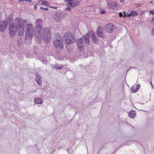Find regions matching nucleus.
I'll use <instances>...</instances> for the list:
<instances>
[{
  "instance_id": "ddd939ff",
  "label": "nucleus",
  "mask_w": 154,
  "mask_h": 154,
  "mask_svg": "<svg viewBox=\"0 0 154 154\" xmlns=\"http://www.w3.org/2000/svg\"><path fill=\"white\" fill-rule=\"evenodd\" d=\"M107 7L110 9H114L116 8V4L114 2H112L111 1H107Z\"/></svg>"
},
{
  "instance_id": "2eb2a0df",
  "label": "nucleus",
  "mask_w": 154,
  "mask_h": 154,
  "mask_svg": "<svg viewBox=\"0 0 154 154\" xmlns=\"http://www.w3.org/2000/svg\"><path fill=\"white\" fill-rule=\"evenodd\" d=\"M66 47L68 51L70 52L74 50V46L72 44H66Z\"/></svg>"
},
{
  "instance_id": "e433bc0d",
  "label": "nucleus",
  "mask_w": 154,
  "mask_h": 154,
  "mask_svg": "<svg viewBox=\"0 0 154 154\" xmlns=\"http://www.w3.org/2000/svg\"><path fill=\"white\" fill-rule=\"evenodd\" d=\"M119 16L120 17H122L123 16V14L121 13V12H120L119 13Z\"/></svg>"
},
{
  "instance_id": "dca6fc26",
  "label": "nucleus",
  "mask_w": 154,
  "mask_h": 154,
  "mask_svg": "<svg viewBox=\"0 0 154 154\" xmlns=\"http://www.w3.org/2000/svg\"><path fill=\"white\" fill-rule=\"evenodd\" d=\"M91 39L93 43L97 44L99 43V39L96 35L92 36Z\"/></svg>"
},
{
  "instance_id": "c9c22d12",
  "label": "nucleus",
  "mask_w": 154,
  "mask_h": 154,
  "mask_svg": "<svg viewBox=\"0 0 154 154\" xmlns=\"http://www.w3.org/2000/svg\"><path fill=\"white\" fill-rule=\"evenodd\" d=\"M34 54L35 55V56H34V57H36L38 55H37V52L36 51H34Z\"/></svg>"
},
{
  "instance_id": "4c0bfd02",
  "label": "nucleus",
  "mask_w": 154,
  "mask_h": 154,
  "mask_svg": "<svg viewBox=\"0 0 154 154\" xmlns=\"http://www.w3.org/2000/svg\"><path fill=\"white\" fill-rule=\"evenodd\" d=\"M2 16L3 15L2 12L1 11H0V19L1 18Z\"/></svg>"
},
{
  "instance_id": "09e8293b",
  "label": "nucleus",
  "mask_w": 154,
  "mask_h": 154,
  "mask_svg": "<svg viewBox=\"0 0 154 154\" xmlns=\"http://www.w3.org/2000/svg\"><path fill=\"white\" fill-rule=\"evenodd\" d=\"M26 1V0H23V1Z\"/></svg>"
},
{
  "instance_id": "c756f323",
  "label": "nucleus",
  "mask_w": 154,
  "mask_h": 154,
  "mask_svg": "<svg viewBox=\"0 0 154 154\" xmlns=\"http://www.w3.org/2000/svg\"><path fill=\"white\" fill-rule=\"evenodd\" d=\"M140 87V86L139 84H137L136 88V89L137 90V91L138 90V89H139Z\"/></svg>"
},
{
  "instance_id": "bb28decb",
  "label": "nucleus",
  "mask_w": 154,
  "mask_h": 154,
  "mask_svg": "<svg viewBox=\"0 0 154 154\" xmlns=\"http://www.w3.org/2000/svg\"><path fill=\"white\" fill-rule=\"evenodd\" d=\"M124 17H129L130 15L127 12H125V11L124 12Z\"/></svg>"
},
{
  "instance_id": "72a5a7b5",
  "label": "nucleus",
  "mask_w": 154,
  "mask_h": 154,
  "mask_svg": "<svg viewBox=\"0 0 154 154\" xmlns=\"http://www.w3.org/2000/svg\"><path fill=\"white\" fill-rule=\"evenodd\" d=\"M106 12V11H101L100 14H103Z\"/></svg>"
},
{
  "instance_id": "20e7f679",
  "label": "nucleus",
  "mask_w": 154,
  "mask_h": 154,
  "mask_svg": "<svg viewBox=\"0 0 154 154\" xmlns=\"http://www.w3.org/2000/svg\"><path fill=\"white\" fill-rule=\"evenodd\" d=\"M35 28L38 32L43 28V21L41 19H37L35 20Z\"/></svg>"
},
{
  "instance_id": "412c9836",
  "label": "nucleus",
  "mask_w": 154,
  "mask_h": 154,
  "mask_svg": "<svg viewBox=\"0 0 154 154\" xmlns=\"http://www.w3.org/2000/svg\"><path fill=\"white\" fill-rule=\"evenodd\" d=\"M23 39L22 37H17V42L19 45H21L23 42Z\"/></svg>"
},
{
  "instance_id": "423d86ee",
  "label": "nucleus",
  "mask_w": 154,
  "mask_h": 154,
  "mask_svg": "<svg viewBox=\"0 0 154 154\" xmlns=\"http://www.w3.org/2000/svg\"><path fill=\"white\" fill-rule=\"evenodd\" d=\"M8 22L6 20L4 21L0 20V32H3L8 26Z\"/></svg>"
},
{
  "instance_id": "49530a36",
  "label": "nucleus",
  "mask_w": 154,
  "mask_h": 154,
  "mask_svg": "<svg viewBox=\"0 0 154 154\" xmlns=\"http://www.w3.org/2000/svg\"><path fill=\"white\" fill-rule=\"evenodd\" d=\"M150 83H151V84L152 86V87H153L152 84V83L151 82Z\"/></svg>"
},
{
  "instance_id": "a19ab883",
  "label": "nucleus",
  "mask_w": 154,
  "mask_h": 154,
  "mask_svg": "<svg viewBox=\"0 0 154 154\" xmlns=\"http://www.w3.org/2000/svg\"><path fill=\"white\" fill-rule=\"evenodd\" d=\"M37 8V6H34V8L35 10H36Z\"/></svg>"
},
{
  "instance_id": "b1692460",
  "label": "nucleus",
  "mask_w": 154,
  "mask_h": 154,
  "mask_svg": "<svg viewBox=\"0 0 154 154\" xmlns=\"http://www.w3.org/2000/svg\"><path fill=\"white\" fill-rule=\"evenodd\" d=\"M41 4L45 5L47 7H51L50 6H49L50 4L49 3H48V2L47 1H45L43 2Z\"/></svg>"
},
{
  "instance_id": "f704fd0d",
  "label": "nucleus",
  "mask_w": 154,
  "mask_h": 154,
  "mask_svg": "<svg viewBox=\"0 0 154 154\" xmlns=\"http://www.w3.org/2000/svg\"><path fill=\"white\" fill-rule=\"evenodd\" d=\"M152 35L154 36V28H153L152 31Z\"/></svg>"
},
{
  "instance_id": "a211bd4d",
  "label": "nucleus",
  "mask_w": 154,
  "mask_h": 154,
  "mask_svg": "<svg viewBox=\"0 0 154 154\" xmlns=\"http://www.w3.org/2000/svg\"><path fill=\"white\" fill-rule=\"evenodd\" d=\"M96 34L98 37L100 38H103L105 36L103 32L96 31Z\"/></svg>"
},
{
  "instance_id": "7ed1b4c3",
  "label": "nucleus",
  "mask_w": 154,
  "mask_h": 154,
  "mask_svg": "<svg viewBox=\"0 0 154 154\" xmlns=\"http://www.w3.org/2000/svg\"><path fill=\"white\" fill-rule=\"evenodd\" d=\"M43 38L44 41L46 43H48L50 42L51 38V35L49 29L46 28L44 29Z\"/></svg>"
},
{
  "instance_id": "f8f14e48",
  "label": "nucleus",
  "mask_w": 154,
  "mask_h": 154,
  "mask_svg": "<svg viewBox=\"0 0 154 154\" xmlns=\"http://www.w3.org/2000/svg\"><path fill=\"white\" fill-rule=\"evenodd\" d=\"M64 16L63 14H57L54 17V20L56 22H58L64 18Z\"/></svg>"
},
{
  "instance_id": "5701e85b",
  "label": "nucleus",
  "mask_w": 154,
  "mask_h": 154,
  "mask_svg": "<svg viewBox=\"0 0 154 154\" xmlns=\"http://www.w3.org/2000/svg\"><path fill=\"white\" fill-rule=\"evenodd\" d=\"M137 14H138L137 13L136 11L134 10H133L131 11L129 14L130 15H132L134 17L137 16Z\"/></svg>"
},
{
  "instance_id": "393cba45",
  "label": "nucleus",
  "mask_w": 154,
  "mask_h": 154,
  "mask_svg": "<svg viewBox=\"0 0 154 154\" xmlns=\"http://www.w3.org/2000/svg\"><path fill=\"white\" fill-rule=\"evenodd\" d=\"M131 92L133 93H135L137 91L136 88L134 89V87L133 86H132L131 87Z\"/></svg>"
},
{
  "instance_id": "6ab92c4d",
  "label": "nucleus",
  "mask_w": 154,
  "mask_h": 154,
  "mask_svg": "<svg viewBox=\"0 0 154 154\" xmlns=\"http://www.w3.org/2000/svg\"><path fill=\"white\" fill-rule=\"evenodd\" d=\"M24 31L23 30V27L22 29H20V30L19 31L17 34V37H22L24 34Z\"/></svg>"
},
{
  "instance_id": "aec40b11",
  "label": "nucleus",
  "mask_w": 154,
  "mask_h": 154,
  "mask_svg": "<svg viewBox=\"0 0 154 154\" xmlns=\"http://www.w3.org/2000/svg\"><path fill=\"white\" fill-rule=\"evenodd\" d=\"M63 65H58V64H56L54 66H53V68L54 69L55 68L57 69L60 70L62 69L63 67Z\"/></svg>"
},
{
  "instance_id": "0eeeda50",
  "label": "nucleus",
  "mask_w": 154,
  "mask_h": 154,
  "mask_svg": "<svg viewBox=\"0 0 154 154\" xmlns=\"http://www.w3.org/2000/svg\"><path fill=\"white\" fill-rule=\"evenodd\" d=\"M33 35L26 34H25V38L24 42L25 44L29 45L32 43V38Z\"/></svg>"
},
{
  "instance_id": "4468645a",
  "label": "nucleus",
  "mask_w": 154,
  "mask_h": 154,
  "mask_svg": "<svg viewBox=\"0 0 154 154\" xmlns=\"http://www.w3.org/2000/svg\"><path fill=\"white\" fill-rule=\"evenodd\" d=\"M54 46L56 48H59L60 49H62L63 48V43L62 41H56V43H55L56 44H55V43H54Z\"/></svg>"
},
{
  "instance_id": "8fccbe9b",
  "label": "nucleus",
  "mask_w": 154,
  "mask_h": 154,
  "mask_svg": "<svg viewBox=\"0 0 154 154\" xmlns=\"http://www.w3.org/2000/svg\"><path fill=\"white\" fill-rule=\"evenodd\" d=\"M36 48V47H34V48Z\"/></svg>"
},
{
  "instance_id": "39448f33",
  "label": "nucleus",
  "mask_w": 154,
  "mask_h": 154,
  "mask_svg": "<svg viewBox=\"0 0 154 154\" xmlns=\"http://www.w3.org/2000/svg\"><path fill=\"white\" fill-rule=\"evenodd\" d=\"M34 30L33 26L31 24H28L26 26V31L25 34L33 35Z\"/></svg>"
},
{
  "instance_id": "79ce46f5",
  "label": "nucleus",
  "mask_w": 154,
  "mask_h": 154,
  "mask_svg": "<svg viewBox=\"0 0 154 154\" xmlns=\"http://www.w3.org/2000/svg\"><path fill=\"white\" fill-rule=\"evenodd\" d=\"M26 2H31V0H26Z\"/></svg>"
},
{
  "instance_id": "473e14b6",
  "label": "nucleus",
  "mask_w": 154,
  "mask_h": 154,
  "mask_svg": "<svg viewBox=\"0 0 154 154\" xmlns=\"http://www.w3.org/2000/svg\"><path fill=\"white\" fill-rule=\"evenodd\" d=\"M149 13L151 14L154 15V10L153 11H149Z\"/></svg>"
},
{
  "instance_id": "9d476101",
  "label": "nucleus",
  "mask_w": 154,
  "mask_h": 154,
  "mask_svg": "<svg viewBox=\"0 0 154 154\" xmlns=\"http://www.w3.org/2000/svg\"><path fill=\"white\" fill-rule=\"evenodd\" d=\"M35 75L36 77L35 78V80L38 84L40 86L42 84V77L38 72L36 73Z\"/></svg>"
},
{
  "instance_id": "f3484780",
  "label": "nucleus",
  "mask_w": 154,
  "mask_h": 154,
  "mask_svg": "<svg viewBox=\"0 0 154 154\" xmlns=\"http://www.w3.org/2000/svg\"><path fill=\"white\" fill-rule=\"evenodd\" d=\"M136 112L134 111H131L128 113L129 116L131 118H134L135 117L136 115Z\"/></svg>"
},
{
  "instance_id": "2f4dec72",
  "label": "nucleus",
  "mask_w": 154,
  "mask_h": 154,
  "mask_svg": "<svg viewBox=\"0 0 154 154\" xmlns=\"http://www.w3.org/2000/svg\"><path fill=\"white\" fill-rule=\"evenodd\" d=\"M66 10H68L69 11H71V8L69 7H67L66 8Z\"/></svg>"
},
{
  "instance_id": "a18cd8bd",
  "label": "nucleus",
  "mask_w": 154,
  "mask_h": 154,
  "mask_svg": "<svg viewBox=\"0 0 154 154\" xmlns=\"http://www.w3.org/2000/svg\"><path fill=\"white\" fill-rule=\"evenodd\" d=\"M51 8H55V9H56L57 8V7H51Z\"/></svg>"
},
{
  "instance_id": "f03ea898",
  "label": "nucleus",
  "mask_w": 154,
  "mask_h": 154,
  "mask_svg": "<svg viewBox=\"0 0 154 154\" xmlns=\"http://www.w3.org/2000/svg\"><path fill=\"white\" fill-rule=\"evenodd\" d=\"M22 25L20 22V19L17 18L14 20L13 23L10 24L9 27V36L13 38L16 35L17 31L18 29H21Z\"/></svg>"
},
{
  "instance_id": "f257e3e1",
  "label": "nucleus",
  "mask_w": 154,
  "mask_h": 154,
  "mask_svg": "<svg viewBox=\"0 0 154 154\" xmlns=\"http://www.w3.org/2000/svg\"><path fill=\"white\" fill-rule=\"evenodd\" d=\"M89 37V34L88 33L84 35L81 39H76L75 38L74 35L70 32H67L64 35L65 43L73 44L76 42L78 48L81 52H82L84 49L83 41L86 45H89L90 41Z\"/></svg>"
},
{
  "instance_id": "c85d7f7f",
  "label": "nucleus",
  "mask_w": 154,
  "mask_h": 154,
  "mask_svg": "<svg viewBox=\"0 0 154 154\" xmlns=\"http://www.w3.org/2000/svg\"><path fill=\"white\" fill-rule=\"evenodd\" d=\"M150 23L151 24L154 25V16L152 17V20H151Z\"/></svg>"
},
{
  "instance_id": "37998d69",
  "label": "nucleus",
  "mask_w": 154,
  "mask_h": 154,
  "mask_svg": "<svg viewBox=\"0 0 154 154\" xmlns=\"http://www.w3.org/2000/svg\"><path fill=\"white\" fill-rule=\"evenodd\" d=\"M64 0L66 1H67V2H69L71 0Z\"/></svg>"
},
{
  "instance_id": "a878e982",
  "label": "nucleus",
  "mask_w": 154,
  "mask_h": 154,
  "mask_svg": "<svg viewBox=\"0 0 154 154\" xmlns=\"http://www.w3.org/2000/svg\"><path fill=\"white\" fill-rule=\"evenodd\" d=\"M97 31H101L103 32V30L101 27L100 26H99L97 28Z\"/></svg>"
},
{
  "instance_id": "3c124183",
  "label": "nucleus",
  "mask_w": 154,
  "mask_h": 154,
  "mask_svg": "<svg viewBox=\"0 0 154 154\" xmlns=\"http://www.w3.org/2000/svg\"><path fill=\"white\" fill-rule=\"evenodd\" d=\"M46 60H45V63H46Z\"/></svg>"
},
{
  "instance_id": "7c9ffc66",
  "label": "nucleus",
  "mask_w": 154,
  "mask_h": 154,
  "mask_svg": "<svg viewBox=\"0 0 154 154\" xmlns=\"http://www.w3.org/2000/svg\"><path fill=\"white\" fill-rule=\"evenodd\" d=\"M41 59L42 60V61L44 63H45V64H47V63H48V61H46V63H45V60L44 59H44H42V58H41Z\"/></svg>"
},
{
  "instance_id": "ea45409f",
  "label": "nucleus",
  "mask_w": 154,
  "mask_h": 154,
  "mask_svg": "<svg viewBox=\"0 0 154 154\" xmlns=\"http://www.w3.org/2000/svg\"><path fill=\"white\" fill-rule=\"evenodd\" d=\"M136 5L137 7H139L141 5L140 4H136Z\"/></svg>"
},
{
  "instance_id": "4be33fe9",
  "label": "nucleus",
  "mask_w": 154,
  "mask_h": 154,
  "mask_svg": "<svg viewBox=\"0 0 154 154\" xmlns=\"http://www.w3.org/2000/svg\"><path fill=\"white\" fill-rule=\"evenodd\" d=\"M35 102L37 104H41L42 103V101L41 99L40 98L36 97L34 99Z\"/></svg>"
},
{
  "instance_id": "58836bf2",
  "label": "nucleus",
  "mask_w": 154,
  "mask_h": 154,
  "mask_svg": "<svg viewBox=\"0 0 154 154\" xmlns=\"http://www.w3.org/2000/svg\"><path fill=\"white\" fill-rule=\"evenodd\" d=\"M91 34L92 35V36L94 35H96L93 32H91Z\"/></svg>"
},
{
  "instance_id": "6e6552de",
  "label": "nucleus",
  "mask_w": 154,
  "mask_h": 154,
  "mask_svg": "<svg viewBox=\"0 0 154 154\" xmlns=\"http://www.w3.org/2000/svg\"><path fill=\"white\" fill-rule=\"evenodd\" d=\"M114 26L112 23L107 24L105 27V31L109 33H112L114 30Z\"/></svg>"
},
{
  "instance_id": "c03bdc74",
  "label": "nucleus",
  "mask_w": 154,
  "mask_h": 154,
  "mask_svg": "<svg viewBox=\"0 0 154 154\" xmlns=\"http://www.w3.org/2000/svg\"><path fill=\"white\" fill-rule=\"evenodd\" d=\"M18 1L20 2H23V0H18Z\"/></svg>"
},
{
  "instance_id": "cd10ccee",
  "label": "nucleus",
  "mask_w": 154,
  "mask_h": 154,
  "mask_svg": "<svg viewBox=\"0 0 154 154\" xmlns=\"http://www.w3.org/2000/svg\"><path fill=\"white\" fill-rule=\"evenodd\" d=\"M40 9L41 10H44L45 11H47L48 10V8H44L42 7H41L40 8Z\"/></svg>"
},
{
  "instance_id": "de8ad7c7",
  "label": "nucleus",
  "mask_w": 154,
  "mask_h": 154,
  "mask_svg": "<svg viewBox=\"0 0 154 154\" xmlns=\"http://www.w3.org/2000/svg\"><path fill=\"white\" fill-rule=\"evenodd\" d=\"M45 0H42L41 2H44Z\"/></svg>"
},
{
  "instance_id": "9b49d317",
  "label": "nucleus",
  "mask_w": 154,
  "mask_h": 154,
  "mask_svg": "<svg viewBox=\"0 0 154 154\" xmlns=\"http://www.w3.org/2000/svg\"><path fill=\"white\" fill-rule=\"evenodd\" d=\"M53 42L55 43V45L56 44L55 43H56V41H58L59 42L60 41H62L61 36L60 34L59 33L55 34L53 37Z\"/></svg>"
},
{
  "instance_id": "1a4fd4ad",
  "label": "nucleus",
  "mask_w": 154,
  "mask_h": 154,
  "mask_svg": "<svg viewBox=\"0 0 154 154\" xmlns=\"http://www.w3.org/2000/svg\"><path fill=\"white\" fill-rule=\"evenodd\" d=\"M79 2L78 1H74L71 0L69 2H67L66 5L68 7H72V8L77 7L79 5Z\"/></svg>"
}]
</instances>
